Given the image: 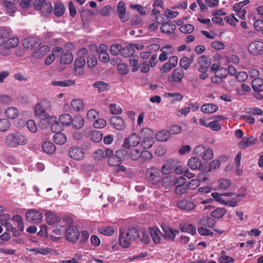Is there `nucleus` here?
I'll use <instances>...</instances> for the list:
<instances>
[{
	"label": "nucleus",
	"instance_id": "f257e3e1",
	"mask_svg": "<svg viewBox=\"0 0 263 263\" xmlns=\"http://www.w3.org/2000/svg\"><path fill=\"white\" fill-rule=\"evenodd\" d=\"M5 144L10 148H16L25 145L28 143V138L21 132H15L8 134L5 138Z\"/></svg>",
	"mask_w": 263,
	"mask_h": 263
},
{
	"label": "nucleus",
	"instance_id": "f03ea898",
	"mask_svg": "<svg viewBox=\"0 0 263 263\" xmlns=\"http://www.w3.org/2000/svg\"><path fill=\"white\" fill-rule=\"evenodd\" d=\"M139 237L140 234L136 228L128 229L126 233H121L120 230L119 242L122 247L127 248L130 246L132 242Z\"/></svg>",
	"mask_w": 263,
	"mask_h": 263
},
{
	"label": "nucleus",
	"instance_id": "7ed1b4c3",
	"mask_svg": "<svg viewBox=\"0 0 263 263\" xmlns=\"http://www.w3.org/2000/svg\"><path fill=\"white\" fill-rule=\"evenodd\" d=\"M127 155L128 152L125 149L117 150L114 155L108 160V164L110 166H118L117 173H119V171H125L126 168L123 165H121V164L122 163L124 157Z\"/></svg>",
	"mask_w": 263,
	"mask_h": 263
},
{
	"label": "nucleus",
	"instance_id": "20e7f679",
	"mask_svg": "<svg viewBox=\"0 0 263 263\" xmlns=\"http://www.w3.org/2000/svg\"><path fill=\"white\" fill-rule=\"evenodd\" d=\"M194 153L198 157H201L203 160L209 161L213 158V152L212 148L206 149L202 145L196 146L194 148Z\"/></svg>",
	"mask_w": 263,
	"mask_h": 263
},
{
	"label": "nucleus",
	"instance_id": "39448f33",
	"mask_svg": "<svg viewBox=\"0 0 263 263\" xmlns=\"http://www.w3.org/2000/svg\"><path fill=\"white\" fill-rule=\"evenodd\" d=\"M161 174L158 168L152 167L147 170L145 176L151 183L156 185L158 184L161 180Z\"/></svg>",
	"mask_w": 263,
	"mask_h": 263
},
{
	"label": "nucleus",
	"instance_id": "423d86ee",
	"mask_svg": "<svg viewBox=\"0 0 263 263\" xmlns=\"http://www.w3.org/2000/svg\"><path fill=\"white\" fill-rule=\"evenodd\" d=\"M249 53L253 55H260L263 54V42L255 41L251 42L249 47Z\"/></svg>",
	"mask_w": 263,
	"mask_h": 263
},
{
	"label": "nucleus",
	"instance_id": "0eeeda50",
	"mask_svg": "<svg viewBox=\"0 0 263 263\" xmlns=\"http://www.w3.org/2000/svg\"><path fill=\"white\" fill-rule=\"evenodd\" d=\"M161 228L163 231L161 236L167 240H173L179 232L178 230L173 229L165 224L162 225Z\"/></svg>",
	"mask_w": 263,
	"mask_h": 263
},
{
	"label": "nucleus",
	"instance_id": "6e6552de",
	"mask_svg": "<svg viewBox=\"0 0 263 263\" xmlns=\"http://www.w3.org/2000/svg\"><path fill=\"white\" fill-rule=\"evenodd\" d=\"M140 137L134 133L128 138H125L123 146L125 148L129 149L130 147L137 146L140 143Z\"/></svg>",
	"mask_w": 263,
	"mask_h": 263
},
{
	"label": "nucleus",
	"instance_id": "1a4fd4ad",
	"mask_svg": "<svg viewBox=\"0 0 263 263\" xmlns=\"http://www.w3.org/2000/svg\"><path fill=\"white\" fill-rule=\"evenodd\" d=\"M26 217L29 222L37 224L41 221L43 216L40 212L36 210H31L26 213Z\"/></svg>",
	"mask_w": 263,
	"mask_h": 263
},
{
	"label": "nucleus",
	"instance_id": "9d476101",
	"mask_svg": "<svg viewBox=\"0 0 263 263\" xmlns=\"http://www.w3.org/2000/svg\"><path fill=\"white\" fill-rule=\"evenodd\" d=\"M177 206L184 211H191L194 209L196 205L191 198H184L177 202Z\"/></svg>",
	"mask_w": 263,
	"mask_h": 263
},
{
	"label": "nucleus",
	"instance_id": "9b49d317",
	"mask_svg": "<svg viewBox=\"0 0 263 263\" xmlns=\"http://www.w3.org/2000/svg\"><path fill=\"white\" fill-rule=\"evenodd\" d=\"M142 133H147L148 136L143 138L141 145L144 148L148 149L153 146L154 143L153 131L149 128H145L143 129Z\"/></svg>",
	"mask_w": 263,
	"mask_h": 263
},
{
	"label": "nucleus",
	"instance_id": "f8f14e48",
	"mask_svg": "<svg viewBox=\"0 0 263 263\" xmlns=\"http://www.w3.org/2000/svg\"><path fill=\"white\" fill-rule=\"evenodd\" d=\"M65 233L66 239L71 242H75L78 240L80 236V232L78 228L73 226L69 227Z\"/></svg>",
	"mask_w": 263,
	"mask_h": 263
},
{
	"label": "nucleus",
	"instance_id": "ddd939ff",
	"mask_svg": "<svg viewBox=\"0 0 263 263\" xmlns=\"http://www.w3.org/2000/svg\"><path fill=\"white\" fill-rule=\"evenodd\" d=\"M184 73L183 70L181 68H176L172 73L167 77V80L171 83H180L183 78Z\"/></svg>",
	"mask_w": 263,
	"mask_h": 263
},
{
	"label": "nucleus",
	"instance_id": "4468645a",
	"mask_svg": "<svg viewBox=\"0 0 263 263\" xmlns=\"http://www.w3.org/2000/svg\"><path fill=\"white\" fill-rule=\"evenodd\" d=\"M199 65L198 71L201 73H205L211 65V59L205 55H202L198 59Z\"/></svg>",
	"mask_w": 263,
	"mask_h": 263
},
{
	"label": "nucleus",
	"instance_id": "2eb2a0df",
	"mask_svg": "<svg viewBox=\"0 0 263 263\" xmlns=\"http://www.w3.org/2000/svg\"><path fill=\"white\" fill-rule=\"evenodd\" d=\"M41 43L39 39L33 37L26 38L23 41V46L27 49H33L40 46Z\"/></svg>",
	"mask_w": 263,
	"mask_h": 263
},
{
	"label": "nucleus",
	"instance_id": "dca6fc26",
	"mask_svg": "<svg viewBox=\"0 0 263 263\" xmlns=\"http://www.w3.org/2000/svg\"><path fill=\"white\" fill-rule=\"evenodd\" d=\"M110 122L111 125L117 130H124L126 127L124 121L121 117L119 116L112 117L110 118Z\"/></svg>",
	"mask_w": 263,
	"mask_h": 263
},
{
	"label": "nucleus",
	"instance_id": "f3484780",
	"mask_svg": "<svg viewBox=\"0 0 263 263\" xmlns=\"http://www.w3.org/2000/svg\"><path fill=\"white\" fill-rule=\"evenodd\" d=\"M47 223L49 225L54 224L60 221L61 219L57 213L50 211H47L45 214Z\"/></svg>",
	"mask_w": 263,
	"mask_h": 263
},
{
	"label": "nucleus",
	"instance_id": "a211bd4d",
	"mask_svg": "<svg viewBox=\"0 0 263 263\" xmlns=\"http://www.w3.org/2000/svg\"><path fill=\"white\" fill-rule=\"evenodd\" d=\"M117 13L119 18L122 22H125L129 19V17L126 15L125 3L122 1H120L118 3Z\"/></svg>",
	"mask_w": 263,
	"mask_h": 263
},
{
	"label": "nucleus",
	"instance_id": "6ab92c4d",
	"mask_svg": "<svg viewBox=\"0 0 263 263\" xmlns=\"http://www.w3.org/2000/svg\"><path fill=\"white\" fill-rule=\"evenodd\" d=\"M178 162L177 160H170L162 167V172L165 174L172 172L176 166H177Z\"/></svg>",
	"mask_w": 263,
	"mask_h": 263
},
{
	"label": "nucleus",
	"instance_id": "aec40b11",
	"mask_svg": "<svg viewBox=\"0 0 263 263\" xmlns=\"http://www.w3.org/2000/svg\"><path fill=\"white\" fill-rule=\"evenodd\" d=\"M69 155L71 158L80 160L82 157V149L77 146H72L69 149Z\"/></svg>",
	"mask_w": 263,
	"mask_h": 263
},
{
	"label": "nucleus",
	"instance_id": "412c9836",
	"mask_svg": "<svg viewBox=\"0 0 263 263\" xmlns=\"http://www.w3.org/2000/svg\"><path fill=\"white\" fill-rule=\"evenodd\" d=\"M187 165L191 169L197 170L200 169L202 163L199 158L197 157H192L189 160Z\"/></svg>",
	"mask_w": 263,
	"mask_h": 263
},
{
	"label": "nucleus",
	"instance_id": "4be33fe9",
	"mask_svg": "<svg viewBox=\"0 0 263 263\" xmlns=\"http://www.w3.org/2000/svg\"><path fill=\"white\" fill-rule=\"evenodd\" d=\"M5 116L9 119H14L18 115V110L15 107L10 106L5 110Z\"/></svg>",
	"mask_w": 263,
	"mask_h": 263
},
{
	"label": "nucleus",
	"instance_id": "5701e85b",
	"mask_svg": "<svg viewBox=\"0 0 263 263\" xmlns=\"http://www.w3.org/2000/svg\"><path fill=\"white\" fill-rule=\"evenodd\" d=\"M50 50L48 46H43L37 50L34 51L32 53V57L36 59H41L44 57Z\"/></svg>",
	"mask_w": 263,
	"mask_h": 263
},
{
	"label": "nucleus",
	"instance_id": "b1692460",
	"mask_svg": "<svg viewBox=\"0 0 263 263\" xmlns=\"http://www.w3.org/2000/svg\"><path fill=\"white\" fill-rule=\"evenodd\" d=\"M171 133L168 130H162L157 132L155 135V138L158 141L165 142L171 138Z\"/></svg>",
	"mask_w": 263,
	"mask_h": 263
},
{
	"label": "nucleus",
	"instance_id": "393cba45",
	"mask_svg": "<svg viewBox=\"0 0 263 263\" xmlns=\"http://www.w3.org/2000/svg\"><path fill=\"white\" fill-rule=\"evenodd\" d=\"M218 109V106L212 103L203 104L201 107V111L205 114H213Z\"/></svg>",
	"mask_w": 263,
	"mask_h": 263
},
{
	"label": "nucleus",
	"instance_id": "a878e982",
	"mask_svg": "<svg viewBox=\"0 0 263 263\" xmlns=\"http://www.w3.org/2000/svg\"><path fill=\"white\" fill-rule=\"evenodd\" d=\"M10 218V215L8 214H0V223L8 230L13 229L11 224L9 222Z\"/></svg>",
	"mask_w": 263,
	"mask_h": 263
},
{
	"label": "nucleus",
	"instance_id": "bb28decb",
	"mask_svg": "<svg viewBox=\"0 0 263 263\" xmlns=\"http://www.w3.org/2000/svg\"><path fill=\"white\" fill-rule=\"evenodd\" d=\"M63 51V49L62 48L60 47H54L52 50V53L49 54L45 59V64L47 65L51 64L55 59L54 54H57L58 52L61 53Z\"/></svg>",
	"mask_w": 263,
	"mask_h": 263
},
{
	"label": "nucleus",
	"instance_id": "cd10ccee",
	"mask_svg": "<svg viewBox=\"0 0 263 263\" xmlns=\"http://www.w3.org/2000/svg\"><path fill=\"white\" fill-rule=\"evenodd\" d=\"M179 228L181 231L183 232H187L194 235L196 232V228L192 224L190 223H180Z\"/></svg>",
	"mask_w": 263,
	"mask_h": 263
},
{
	"label": "nucleus",
	"instance_id": "c85d7f7f",
	"mask_svg": "<svg viewBox=\"0 0 263 263\" xmlns=\"http://www.w3.org/2000/svg\"><path fill=\"white\" fill-rule=\"evenodd\" d=\"M176 26L174 24L165 23H163L160 27V30L162 32L171 34L174 32Z\"/></svg>",
	"mask_w": 263,
	"mask_h": 263
},
{
	"label": "nucleus",
	"instance_id": "c756f323",
	"mask_svg": "<svg viewBox=\"0 0 263 263\" xmlns=\"http://www.w3.org/2000/svg\"><path fill=\"white\" fill-rule=\"evenodd\" d=\"M133 44H130L124 48L121 47V55L125 58L132 57L135 53Z\"/></svg>",
	"mask_w": 263,
	"mask_h": 263
},
{
	"label": "nucleus",
	"instance_id": "7c9ffc66",
	"mask_svg": "<svg viewBox=\"0 0 263 263\" xmlns=\"http://www.w3.org/2000/svg\"><path fill=\"white\" fill-rule=\"evenodd\" d=\"M65 11V7L64 4L60 2H57L54 4V14L57 16H62Z\"/></svg>",
	"mask_w": 263,
	"mask_h": 263
},
{
	"label": "nucleus",
	"instance_id": "2f4dec72",
	"mask_svg": "<svg viewBox=\"0 0 263 263\" xmlns=\"http://www.w3.org/2000/svg\"><path fill=\"white\" fill-rule=\"evenodd\" d=\"M256 142V139L253 137H250L249 138L244 137L239 143V144L242 146V148L245 149L250 145L255 144Z\"/></svg>",
	"mask_w": 263,
	"mask_h": 263
},
{
	"label": "nucleus",
	"instance_id": "473e14b6",
	"mask_svg": "<svg viewBox=\"0 0 263 263\" xmlns=\"http://www.w3.org/2000/svg\"><path fill=\"white\" fill-rule=\"evenodd\" d=\"M53 140L55 143L62 145L66 142L67 137L64 134L59 132L53 136Z\"/></svg>",
	"mask_w": 263,
	"mask_h": 263
},
{
	"label": "nucleus",
	"instance_id": "72a5a7b5",
	"mask_svg": "<svg viewBox=\"0 0 263 263\" xmlns=\"http://www.w3.org/2000/svg\"><path fill=\"white\" fill-rule=\"evenodd\" d=\"M149 232L154 242L155 243H160L161 240L160 234H162L160 230L156 228H151Z\"/></svg>",
	"mask_w": 263,
	"mask_h": 263
},
{
	"label": "nucleus",
	"instance_id": "f704fd0d",
	"mask_svg": "<svg viewBox=\"0 0 263 263\" xmlns=\"http://www.w3.org/2000/svg\"><path fill=\"white\" fill-rule=\"evenodd\" d=\"M75 84V81L73 80H66L65 81H52L51 84L60 87L70 86Z\"/></svg>",
	"mask_w": 263,
	"mask_h": 263
},
{
	"label": "nucleus",
	"instance_id": "c9c22d12",
	"mask_svg": "<svg viewBox=\"0 0 263 263\" xmlns=\"http://www.w3.org/2000/svg\"><path fill=\"white\" fill-rule=\"evenodd\" d=\"M55 145L51 142H45L42 145V149L47 154H52L55 151Z\"/></svg>",
	"mask_w": 263,
	"mask_h": 263
},
{
	"label": "nucleus",
	"instance_id": "e433bc0d",
	"mask_svg": "<svg viewBox=\"0 0 263 263\" xmlns=\"http://www.w3.org/2000/svg\"><path fill=\"white\" fill-rule=\"evenodd\" d=\"M73 61V56L69 51H67L61 55L60 62L62 64H68Z\"/></svg>",
	"mask_w": 263,
	"mask_h": 263
},
{
	"label": "nucleus",
	"instance_id": "4c0bfd02",
	"mask_svg": "<svg viewBox=\"0 0 263 263\" xmlns=\"http://www.w3.org/2000/svg\"><path fill=\"white\" fill-rule=\"evenodd\" d=\"M263 85V79L260 78H254L252 81V87L256 92H260L262 90L261 87Z\"/></svg>",
	"mask_w": 263,
	"mask_h": 263
},
{
	"label": "nucleus",
	"instance_id": "58836bf2",
	"mask_svg": "<svg viewBox=\"0 0 263 263\" xmlns=\"http://www.w3.org/2000/svg\"><path fill=\"white\" fill-rule=\"evenodd\" d=\"M93 86L98 89L100 92H104L109 89V85L103 81H97L94 83Z\"/></svg>",
	"mask_w": 263,
	"mask_h": 263
},
{
	"label": "nucleus",
	"instance_id": "ea45409f",
	"mask_svg": "<svg viewBox=\"0 0 263 263\" xmlns=\"http://www.w3.org/2000/svg\"><path fill=\"white\" fill-rule=\"evenodd\" d=\"M199 223L205 227L212 228L214 226L215 221L212 218L204 217L200 219Z\"/></svg>",
	"mask_w": 263,
	"mask_h": 263
},
{
	"label": "nucleus",
	"instance_id": "a19ab883",
	"mask_svg": "<svg viewBox=\"0 0 263 263\" xmlns=\"http://www.w3.org/2000/svg\"><path fill=\"white\" fill-rule=\"evenodd\" d=\"M34 112L36 116L41 118L46 119L48 117V115L45 110L42 108L41 104L37 103L34 106Z\"/></svg>",
	"mask_w": 263,
	"mask_h": 263
},
{
	"label": "nucleus",
	"instance_id": "79ce46f5",
	"mask_svg": "<svg viewBox=\"0 0 263 263\" xmlns=\"http://www.w3.org/2000/svg\"><path fill=\"white\" fill-rule=\"evenodd\" d=\"M227 210L223 208H218L212 211L211 213V216L217 219L222 218L227 213Z\"/></svg>",
	"mask_w": 263,
	"mask_h": 263
},
{
	"label": "nucleus",
	"instance_id": "37998d69",
	"mask_svg": "<svg viewBox=\"0 0 263 263\" xmlns=\"http://www.w3.org/2000/svg\"><path fill=\"white\" fill-rule=\"evenodd\" d=\"M59 121L63 126H68L72 122L71 116L68 114H64L59 117Z\"/></svg>",
	"mask_w": 263,
	"mask_h": 263
},
{
	"label": "nucleus",
	"instance_id": "c03bdc74",
	"mask_svg": "<svg viewBox=\"0 0 263 263\" xmlns=\"http://www.w3.org/2000/svg\"><path fill=\"white\" fill-rule=\"evenodd\" d=\"M174 176H168L164 177L161 180L162 185L167 189L174 185Z\"/></svg>",
	"mask_w": 263,
	"mask_h": 263
},
{
	"label": "nucleus",
	"instance_id": "a18cd8bd",
	"mask_svg": "<svg viewBox=\"0 0 263 263\" xmlns=\"http://www.w3.org/2000/svg\"><path fill=\"white\" fill-rule=\"evenodd\" d=\"M73 72L77 76L81 75L82 73V59L81 58L76 60Z\"/></svg>",
	"mask_w": 263,
	"mask_h": 263
},
{
	"label": "nucleus",
	"instance_id": "49530a36",
	"mask_svg": "<svg viewBox=\"0 0 263 263\" xmlns=\"http://www.w3.org/2000/svg\"><path fill=\"white\" fill-rule=\"evenodd\" d=\"M90 139L95 143L100 142L103 138V134L99 131H92L89 134Z\"/></svg>",
	"mask_w": 263,
	"mask_h": 263
},
{
	"label": "nucleus",
	"instance_id": "de8ad7c7",
	"mask_svg": "<svg viewBox=\"0 0 263 263\" xmlns=\"http://www.w3.org/2000/svg\"><path fill=\"white\" fill-rule=\"evenodd\" d=\"M39 10L41 11V12L43 14V15H48L50 14L53 10V7L52 4L50 2H46L43 4V6H42V8L40 9Z\"/></svg>",
	"mask_w": 263,
	"mask_h": 263
},
{
	"label": "nucleus",
	"instance_id": "09e8293b",
	"mask_svg": "<svg viewBox=\"0 0 263 263\" xmlns=\"http://www.w3.org/2000/svg\"><path fill=\"white\" fill-rule=\"evenodd\" d=\"M71 123L73 127H74L76 129L78 130L81 129L82 127V117L79 115L75 116Z\"/></svg>",
	"mask_w": 263,
	"mask_h": 263
},
{
	"label": "nucleus",
	"instance_id": "8fccbe9b",
	"mask_svg": "<svg viewBox=\"0 0 263 263\" xmlns=\"http://www.w3.org/2000/svg\"><path fill=\"white\" fill-rule=\"evenodd\" d=\"M10 122L8 119L0 118V132H6L10 128Z\"/></svg>",
	"mask_w": 263,
	"mask_h": 263
},
{
	"label": "nucleus",
	"instance_id": "3c124183",
	"mask_svg": "<svg viewBox=\"0 0 263 263\" xmlns=\"http://www.w3.org/2000/svg\"><path fill=\"white\" fill-rule=\"evenodd\" d=\"M17 2H4V6L6 8L8 13L11 16L16 11L15 4Z\"/></svg>",
	"mask_w": 263,
	"mask_h": 263
},
{
	"label": "nucleus",
	"instance_id": "603ef678",
	"mask_svg": "<svg viewBox=\"0 0 263 263\" xmlns=\"http://www.w3.org/2000/svg\"><path fill=\"white\" fill-rule=\"evenodd\" d=\"M19 39L16 37L9 39L6 42V45L9 48L16 47L19 43Z\"/></svg>",
	"mask_w": 263,
	"mask_h": 263
},
{
	"label": "nucleus",
	"instance_id": "864d4df0",
	"mask_svg": "<svg viewBox=\"0 0 263 263\" xmlns=\"http://www.w3.org/2000/svg\"><path fill=\"white\" fill-rule=\"evenodd\" d=\"M98 232L101 234L107 236H111L115 233V231L111 227H109L100 228L98 229Z\"/></svg>",
	"mask_w": 263,
	"mask_h": 263
},
{
	"label": "nucleus",
	"instance_id": "5fc2aeb1",
	"mask_svg": "<svg viewBox=\"0 0 263 263\" xmlns=\"http://www.w3.org/2000/svg\"><path fill=\"white\" fill-rule=\"evenodd\" d=\"M231 184V181L228 179H221L218 180V186L221 190H226Z\"/></svg>",
	"mask_w": 263,
	"mask_h": 263
},
{
	"label": "nucleus",
	"instance_id": "6e6d98bb",
	"mask_svg": "<svg viewBox=\"0 0 263 263\" xmlns=\"http://www.w3.org/2000/svg\"><path fill=\"white\" fill-rule=\"evenodd\" d=\"M194 29V27L193 25L190 24L182 25L179 28V30L181 32L186 34L192 33Z\"/></svg>",
	"mask_w": 263,
	"mask_h": 263
},
{
	"label": "nucleus",
	"instance_id": "4d7b16f0",
	"mask_svg": "<svg viewBox=\"0 0 263 263\" xmlns=\"http://www.w3.org/2000/svg\"><path fill=\"white\" fill-rule=\"evenodd\" d=\"M188 189L186 185H177L174 190V192L178 195H182L187 193Z\"/></svg>",
	"mask_w": 263,
	"mask_h": 263
},
{
	"label": "nucleus",
	"instance_id": "13d9d810",
	"mask_svg": "<svg viewBox=\"0 0 263 263\" xmlns=\"http://www.w3.org/2000/svg\"><path fill=\"white\" fill-rule=\"evenodd\" d=\"M109 109L112 114H120L122 111L121 107L115 103L110 104L109 105Z\"/></svg>",
	"mask_w": 263,
	"mask_h": 263
},
{
	"label": "nucleus",
	"instance_id": "bf43d9fd",
	"mask_svg": "<svg viewBox=\"0 0 263 263\" xmlns=\"http://www.w3.org/2000/svg\"><path fill=\"white\" fill-rule=\"evenodd\" d=\"M153 158L152 154L147 151H143L141 152V161L143 162L147 161L152 159Z\"/></svg>",
	"mask_w": 263,
	"mask_h": 263
},
{
	"label": "nucleus",
	"instance_id": "052dcab7",
	"mask_svg": "<svg viewBox=\"0 0 263 263\" xmlns=\"http://www.w3.org/2000/svg\"><path fill=\"white\" fill-rule=\"evenodd\" d=\"M71 105L74 110L79 111L82 107V101L79 99H74L71 101Z\"/></svg>",
	"mask_w": 263,
	"mask_h": 263
},
{
	"label": "nucleus",
	"instance_id": "680f3d73",
	"mask_svg": "<svg viewBox=\"0 0 263 263\" xmlns=\"http://www.w3.org/2000/svg\"><path fill=\"white\" fill-rule=\"evenodd\" d=\"M122 46L119 44L112 45L110 47V53L112 55H117L121 53Z\"/></svg>",
	"mask_w": 263,
	"mask_h": 263
},
{
	"label": "nucleus",
	"instance_id": "e2e57ef3",
	"mask_svg": "<svg viewBox=\"0 0 263 263\" xmlns=\"http://www.w3.org/2000/svg\"><path fill=\"white\" fill-rule=\"evenodd\" d=\"M12 99L11 97L8 95H0V103L5 105H9L11 103Z\"/></svg>",
	"mask_w": 263,
	"mask_h": 263
},
{
	"label": "nucleus",
	"instance_id": "0e129e2a",
	"mask_svg": "<svg viewBox=\"0 0 263 263\" xmlns=\"http://www.w3.org/2000/svg\"><path fill=\"white\" fill-rule=\"evenodd\" d=\"M186 185L188 190H195L199 186L200 182H199V180H197L196 179H192L189 181V182Z\"/></svg>",
	"mask_w": 263,
	"mask_h": 263
},
{
	"label": "nucleus",
	"instance_id": "69168bd1",
	"mask_svg": "<svg viewBox=\"0 0 263 263\" xmlns=\"http://www.w3.org/2000/svg\"><path fill=\"white\" fill-rule=\"evenodd\" d=\"M138 58L137 56H133L129 59V64L130 66L133 67L132 69L133 72H136L139 69V67L138 66Z\"/></svg>",
	"mask_w": 263,
	"mask_h": 263
},
{
	"label": "nucleus",
	"instance_id": "338daca9",
	"mask_svg": "<svg viewBox=\"0 0 263 263\" xmlns=\"http://www.w3.org/2000/svg\"><path fill=\"white\" fill-rule=\"evenodd\" d=\"M138 67L142 73H147L149 71V64H148L147 62L145 61L144 60H142L140 62Z\"/></svg>",
	"mask_w": 263,
	"mask_h": 263
},
{
	"label": "nucleus",
	"instance_id": "774afa93",
	"mask_svg": "<svg viewBox=\"0 0 263 263\" xmlns=\"http://www.w3.org/2000/svg\"><path fill=\"white\" fill-rule=\"evenodd\" d=\"M180 66L183 68L185 70L188 69L190 65V61L188 59V57H183L180 60Z\"/></svg>",
	"mask_w": 263,
	"mask_h": 263
}]
</instances>
